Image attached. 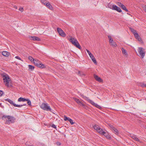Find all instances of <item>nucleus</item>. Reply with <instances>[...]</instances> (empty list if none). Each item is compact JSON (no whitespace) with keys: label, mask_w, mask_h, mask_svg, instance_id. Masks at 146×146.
<instances>
[{"label":"nucleus","mask_w":146,"mask_h":146,"mask_svg":"<svg viewBox=\"0 0 146 146\" xmlns=\"http://www.w3.org/2000/svg\"><path fill=\"white\" fill-rule=\"evenodd\" d=\"M1 76L3 78V80L5 86L8 87L11 86V85L10 84L11 80L8 75L5 73H3L1 74Z\"/></svg>","instance_id":"f257e3e1"},{"label":"nucleus","mask_w":146,"mask_h":146,"mask_svg":"<svg viewBox=\"0 0 146 146\" xmlns=\"http://www.w3.org/2000/svg\"><path fill=\"white\" fill-rule=\"evenodd\" d=\"M2 118L3 119H5L6 120V122L7 123H13L15 120L14 117L9 115H3L2 117Z\"/></svg>","instance_id":"f03ea898"},{"label":"nucleus","mask_w":146,"mask_h":146,"mask_svg":"<svg viewBox=\"0 0 146 146\" xmlns=\"http://www.w3.org/2000/svg\"><path fill=\"white\" fill-rule=\"evenodd\" d=\"M69 40L76 47L80 49H81V47L80 44L76 39L71 36L70 38V39H69Z\"/></svg>","instance_id":"7ed1b4c3"},{"label":"nucleus","mask_w":146,"mask_h":146,"mask_svg":"<svg viewBox=\"0 0 146 146\" xmlns=\"http://www.w3.org/2000/svg\"><path fill=\"white\" fill-rule=\"evenodd\" d=\"M41 108L44 110L50 111L51 109L47 103H43L40 106Z\"/></svg>","instance_id":"20e7f679"},{"label":"nucleus","mask_w":146,"mask_h":146,"mask_svg":"<svg viewBox=\"0 0 146 146\" xmlns=\"http://www.w3.org/2000/svg\"><path fill=\"white\" fill-rule=\"evenodd\" d=\"M83 96V98H86V100L87 101L89 102V103H91L92 105L93 106H95L96 108L99 109H101L102 107L101 106L98 105L97 104L95 103H94L93 101L90 100V99H89L88 98L86 97V96Z\"/></svg>","instance_id":"39448f33"},{"label":"nucleus","mask_w":146,"mask_h":146,"mask_svg":"<svg viewBox=\"0 0 146 146\" xmlns=\"http://www.w3.org/2000/svg\"><path fill=\"white\" fill-rule=\"evenodd\" d=\"M138 52L142 58H143L145 54V49L142 47H139L138 49Z\"/></svg>","instance_id":"423d86ee"},{"label":"nucleus","mask_w":146,"mask_h":146,"mask_svg":"<svg viewBox=\"0 0 146 146\" xmlns=\"http://www.w3.org/2000/svg\"><path fill=\"white\" fill-rule=\"evenodd\" d=\"M33 62L38 67L42 68H43L45 67L44 65L42 64V63H41V62L38 61L37 59H34V61H33Z\"/></svg>","instance_id":"0eeeda50"},{"label":"nucleus","mask_w":146,"mask_h":146,"mask_svg":"<svg viewBox=\"0 0 146 146\" xmlns=\"http://www.w3.org/2000/svg\"><path fill=\"white\" fill-rule=\"evenodd\" d=\"M5 101L9 102L11 104L13 105L15 107H21L22 106V105H19L15 104L13 101L9 98L6 99Z\"/></svg>","instance_id":"6e6552de"},{"label":"nucleus","mask_w":146,"mask_h":146,"mask_svg":"<svg viewBox=\"0 0 146 146\" xmlns=\"http://www.w3.org/2000/svg\"><path fill=\"white\" fill-rule=\"evenodd\" d=\"M57 30L59 34L61 36L64 37L66 36V34L61 28H57Z\"/></svg>","instance_id":"1a4fd4ad"},{"label":"nucleus","mask_w":146,"mask_h":146,"mask_svg":"<svg viewBox=\"0 0 146 146\" xmlns=\"http://www.w3.org/2000/svg\"><path fill=\"white\" fill-rule=\"evenodd\" d=\"M94 77L95 79L97 81L99 82H103V80L100 77L96 74H94Z\"/></svg>","instance_id":"9d476101"},{"label":"nucleus","mask_w":146,"mask_h":146,"mask_svg":"<svg viewBox=\"0 0 146 146\" xmlns=\"http://www.w3.org/2000/svg\"><path fill=\"white\" fill-rule=\"evenodd\" d=\"M134 35L135 38L137 39L139 41H141V38L139 36L138 33H135V34H134Z\"/></svg>","instance_id":"9b49d317"},{"label":"nucleus","mask_w":146,"mask_h":146,"mask_svg":"<svg viewBox=\"0 0 146 146\" xmlns=\"http://www.w3.org/2000/svg\"><path fill=\"white\" fill-rule=\"evenodd\" d=\"M31 39L34 40H36L37 41H40L41 40V39L40 38L36 36H31Z\"/></svg>","instance_id":"f8f14e48"},{"label":"nucleus","mask_w":146,"mask_h":146,"mask_svg":"<svg viewBox=\"0 0 146 146\" xmlns=\"http://www.w3.org/2000/svg\"><path fill=\"white\" fill-rule=\"evenodd\" d=\"M74 100L78 104L81 105L82 106H84V104L80 102L79 99L75 98H74Z\"/></svg>","instance_id":"ddd939ff"},{"label":"nucleus","mask_w":146,"mask_h":146,"mask_svg":"<svg viewBox=\"0 0 146 146\" xmlns=\"http://www.w3.org/2000/svg\"><path fill=\"white\" fill-rule=\"evenodd\" d=\"M2 54L4 56L7 57L9 56L10 53L8 52L3 51L2 52Z\"/></svg>","instance_id":"4468645a"},{"label":"nucleus","mask_w":146,"mask_h":146,"mask_svg":"<svg viewBox=\"0 0 146 146\" xmlns=\"http://www.w3.org/2000/svg\"><path fill=\"white\" fill-rule=\"evenodd\" d=\"M90 58L92 59V61L94 62V64L96 65L97 64V62L96 60V58H94L93 55L90 56Z\"/></svg>","instance_id":"2eb2a0df"},{"label":"nucleus","mask_w":146,"mask_h":146,"mask_svg":"<svg viewBox=\"0 0 146 146\" xmlns=\"http://www.w3.org/2000/svg\"><path fill=\"white\" fill-rule=\"evenodd\" d=\"M46 6L49 9L52 10L53 9V7L52 5H50L49 2H48L46 3Z\"/></svg>","instance_id":"dca6fc26"},{"label":"nucleus","mask_w":146,"mask_h":146,"mask_svg":"<svg viewBox=\"0 0 146 146\" xmlns=\"http://www.w3.org/2000/svg\"><path fill=\"white\" fill-rule=\"evenodd\" d=\"M27 100H28L27 98H24L22 97H20L18 100V101L19 102L21 101L25 102Z\"/></svg>","instance_id":"f3484780"},{"label":"nucleus","mask_w":146,"mask_h":146,"mask_svg":"<svg viewBox=\"0 0 146 146\" xmlns=\"http://www.w3.org/2000/svg\"><path fill=\"white\" fill-rule=\"evenodd\" d=\"M110 45L112 46L113 47H116L117 46V45L116 42L114 41H112V42L110 43Z\"/></svg>","instance_id":"a211bd4d"},{"label":"nucleus","mask_w":146,"mask_h":146,"mask_svg":"<svg viewBox=\"0 0 146 146\" xmlns=\"http://www.w3.org/2000/svg\"><path fill=\"white\" fill-rule=\"evenodd\" d=\"M100 134L103 135L104 134L106 133V132H105L104 130L101 128H100V130L98 132Z\"/></svg>","instance_id":"6ab92c4d"},{"label":"nucleus","mask_w":146,"mask_h":146,"mask_svg":"<svg viewBox=\"0 0 146 146\" xmlns=\"http://www.w3.org/2000/svg\"><path fill=\"white\" fill-rule=\"evenodd\" d=\"M131 137L135 140L137 141H139V139L137 137H135V136L134 135H131Z\"/></svg>","instance_id":"aec40b11"},{"label":"nucleus","mask_w":146,"mask_h":146,"mask_svg":"<svg viewBox=\"0 0 146 146\" xmlns=\"http://www.w3.org/2000/svg\"><path fill=\"white\" fill-rule=\"evenodd\" d=\"M121 50H122V53L123 54H124L125 55H127V52L125 49L123 48H122L121 49Z\"/></svg>","instance_id":"412c9836"},{"label":"nucleus","mask_w":146,"mask_h":146,"mask_svg":"<svg viewBox=\"0 0 146 146\" xmlns=\"http://www.w3.org/2000/svg\"><path fill=\"white\" fill-rule=\"evenodd\" d=\"M113 131L116 135H117L119 134V131L117 129L115 128L113 129Z\"/></svg>","instance_id":"4be33fe9"},{"label":"nucleus","mask_w":146,"mask_h":146,"mask_svg":"<svg viewBox=\"0 0 146 146\" xmlns=\"http://www.w3.org/2000/svg\"><path fill=\"white\" fill-rule=\"evenodd\" d=\"M121 8L122 9L125 11L126 12H128V9H127L126 7L124 5H123Z\"/></svg>","instance_id":"5701e85b"},{"label":"nucleus","mask_w":146,"mask_h":146,"mask_svg":"<svg viewBox=\"0 0 146 146\" xmlns=\"http://www.w3.org/2000/svg\"><path fill=\"white\" fill-rule=\"evenodd\" d=\"M108 37L109 38V41L110 43L113 41L112 38L110 35H108Z\"/></svg>","instance_id":"b1692460"},{"label":"nucleus","mask_w":146,"mask_h":146,"mask_svg":"<svg viewBox=\"0 0 146 146\" xmlns=\"http://www.w3.org/2000/svg\"><path fill=\"white\" fill-rule=\"evenodd\" d=\"M103 135H104L107 138L110 139V138L111 137L110 135H109L108 133L106 132L105 134H104Z\"/></svg>","instance_id":"393cba45"},{"label":"nucleus","mask_w":146,"mask_h":146,"mask_svg":"<svg viewBox=\"0 0 146 146\" xmlns=\"http://www.w3.org/2000/svg\"><path fill=\"white\" fill-rule=\"evenodd\" d=\"M129 29L133 34L137 33L136 31L135 30L131 28H130Z\"/></svg>","instance_id":"a878e982"},{"label":"nucleus","mask_w":146,"mask_h":146,"mask_svg":"<svg viewBox=\"0 0 146 146\" xmlns=\"http://www.w3.org/2000/svg\"><path fill=\"white\" fill-rule=\"evenodd\" d=\"M28 59L32 62H33L35 59L32 56H30L28 57Z\"/></svg>","instance_id":"bb28decb"},{"label":"nucleus","mask_w":146,"mask_h":146,"mask_svg":"<svg viewBox=\"0 0 146 146\" xmlns=\"http://www.w3.org/2000/svg\"><path fill=\"white\" fill-rule=\"evenodd\" d=\"M28 66L29 69L31 70H33L34 69V67L31 65H29Z\"/></svg>","instance_id":"cd10ccee"},{"label":"nucleus","mask_w":146,"mask_h":146,"mask_svg":"<svg viewBox=\"0 0 146 146\" xmlns=\"http://www.w3.org/2000/svg\"><path fill=\"white\" fill-rule=\"evenodd\" d=\"M139 85L142 87H146V84H145L143 83H141L139 84Z\"/></svg>","instance_id":"c85d7f7f"},{"label":"nucleus","mask_w":146,"mask_h":146,"mask_svg":"<svg viewBox=\"0 0 146 146\" xmlns=\"http://www.w3.org/2000/svg\"><path fill=\"white\" fill-rule=\"evenodd\" d=\"M117 6L116 5H112V9L116 11L117 8Z\"/></svg>","instance_id":"c756f323"},{"label":"nucleus","mask_w":146,"mask_h":146,"mask_svg":"<svg viewBox=\"0 0 146 146\" xmlns=\"http://www.w3.org/2000/svg\"><path fill=\"white\" fill-rule=\"evenodd\" d=\"M86 51L87 52L88 54L90 56H92L93 54L91 53V52L88 49H86Z\"/></svg>","instance_id":"7c9ffc66"},{"label":"nucleus","mask_w":146,"mask_h":146,"mask_svg":"<svg viewBox=\"0 0 146 146\" xmlns=\"http://www.w3.org/2000/svg\"><path fill=\"white\" fill-rule=\"evenodd\" d=\"M41 2V3L44 5H46V3H47V2L46 0H40Z\"/></svg>","instance_id":"2f4dec72"},{"label":"nucleus","mask_w":146,"mask_h":146,"mask_svg":"<svg viewBox=\"0 0 146 146\" xmlns=\"http://www.w3.org/2000/svg\"><path fill=\"white\" fill-rule=\"evenodd\" d=\"M28 100H27L26 101H27V103L29 105H31V101L28 98H27Z\"/></svg>","instance_id":"473e14b6"},{"label":"nucleus","mask_w":146,"mask_h":146,"mask_svg":"<svg viewBox=\"0 0 146 146\" xmlns=\"http://www.w3.org/2000/svg\"><path fill=\"white\" fill-rule=\"evenodd\" d=\"M116 11L119 13H120L122 11L121 10L120 8L118 7H117V8Z\"/></svg>","instance_id":"72a5a7b5"},{"label":"nucleus","mask_w":146,"mask_h":146,"mask_svg":"<svg viewBox=\"0 0 146 146\" xmlns=\"http://www.w3.org/2000/svg\"><path fill=\"white\" fill-rule=\"evenodd\" d=\"M68 121L70 122V123L72 125L74 123L73 121L70 118L69 119Z\"/></svg>","instance_id":"f704fd0d"},{"label":"nucleus","mask_w":146,"mask_h":146,"mask_svg":"<svg viewBox=\"0 0 146 146\" xmlns=\"http://www.w3.org/2000/svg\"><path fill=\"white\" fill-rule=\"evenodd\" d=\"M69 119V118L67 117L66 116H64V119L65 121H68Z\"/></svg>","instance_id":"c9c22d12"},{"label":"nucleus","mask_w":146,"mask_h":146,"mask_svg":"<svg viewBox=\"0 0 146 146\" xmlns=\"http://www.w3.org/2000/svg\"><path fill=\"white\" fill-rule=\"evenodd\" d=\"M117 5L118 6L121 7L123 4L120 2H118L117 3Z\"/></svg>","instance_id":"e433bc0d"},{"label":"nucleus","mask_w":146,"mask_h":146,"mask_svg":"<svg viewBox=\"0 0 146 146\" xmlns=\"http://www.w3.org/2000/svg\"><path fill=\"white\" fill-rule=\"evenodd\" d=\"M15 58L17 59H18V60H21L22 61H23V60L21 59V58H20L19 57V56H16L15 57Z\"/></svg>","instance_id":"4c0bfd02"},{"label":"nucleus","mask_w":146,"mask_h":146,"mask_svg":"<svg viewBox=\"0 0 146 146\" xmlns=\"http://www.w3.org/2000/svg\"><path fill=\"white\" fill-rule=\"evenodd\" d=\"M108 6L109 8L112 9V5L110 3H109L108 4Z\"/></svg>","instance_id":"58836bf2"},{"label":"nucleus","mask_w":146,"mask_h":146,"mask_svg":"<svg viewBox=\"0 0 146 146\" xmlns=\"http://www.w3.org/2000/svg\"><path fill=\"white\" fill-rule=\"evenodd\" d=\"M98 127V125H95L94 126V129L96 130V129H97V128Z\"/></svg>","instance_id":"ea45409f"},{"label":"nucleus","mask_w":146,"mask_h":146,"mask_svg":"<svg viewBox=\"0 0 146 146\" xmlns=\"http://www.w3.org/2000/svg\"><path fill=\"white\" fill-rule=\"evenodd\" d=\"M143 10L145 13H146V5H145L143 7Z\"/></svg>","instance_id":"a19ab883"},{"label":"nucleus","mask_w":146,"mask_h":146,"mask_svg":"<svg viewBox=\"0 0 146 146\" xmlns=\"http://www.w3.org/2000/svg\"><path fill=\"white\" fill-rule=\"evenodd\" d=\"M100 127L98 125V127L97 129H96V130L97 131V132H98V131L100 130Z\"/></svg>","instance_id":"79ce46f5"},{"label":"nucleus","mask_w":146,"mask_h":146,"mask_svg":"<svg viewBox=\"0 0 146 146\" xmlns=\"http://www.w3.org/2000/svg\"><path fill=\"white\" fill-rule=\"evenodd\" d=\"M3 94V92L2 91L0 90V96H1Z\"/></svg>","instance_id":"37998d69"},{"label":"nucleus","mask_w":146,"mask_h":146,"mask_svg":"<svg viewBox=\"0 0 146 146\" xmlns=\"http://www.w3.org/2000/svg\"><path fill=\"white\" fill-rule=\"evenodd\" d=\"M52 127L54 129H56V126L54 124H52Z\"/></svg>","instance_id":"c03bdc74"},{"label":"nucleus","mask_w":146,"mask_h":146,"mask_svg":"<svg viewBox=\"0 0 146 146\" xmlns=\"http://www.w3.org/2000/svg\"><path fill=\"white\" fill-rule=\"evenodd\" d=\"M19 10L21 11V12H22L23 11V8H20L19 9Z\"/></svg>","instance_id":"a18cd8bd"},{"label":"nucleus","mask_w":146,"mask_h":146,"mask_svg":"<svg viewBox=\"0 0 146 146\" xmlns=\"http://www.w3.org/2000/svg\"><path fill=\"white\" fill-rule=\"evenodd\" d=\"M110 127L111 128L112 130L113 129V128H115L112 125H111L110 126Z\"/></svg>","instance_id":"49530a36"},{"label":"nucleus","mask_w":146,"mask_h":146,"mask_svg":"<svg viewBox=\"0 0 146 146\" xmlns=\"http://www.w3.org/2000/svg\"><path fill=\"white\" fill-rule=\"evenodd\" d=\"M22 105V106H21V107H22L23 106H26V104H23V105Z\"/></svg>","instance_id":"de8ad7c7"},{"label":"nucleus","mask_w":146,"mask_h":146,"mask_svg":"<svg viewBox=\"0 0 146 146\" xmlns=\"http://www.w3.org/2000/svg\"><path fill=\"white\" fill-rule=\"evenodd\" d=\"M57 143L58 144V145H61V143H60L58 142Z\"/></svg>","instance_id":"09e8293b"},{"label":"nucleus","mask_w":146,"mask_h":146,"mask_svg":"<svg viewBox=\"0 0 146 146\" xmlns=\"http://www.w3.org/2000/svg\"><path fill=\"white\" fill-rule=\"evenodd\" d=\"M145 100H146V98L145 99Z\"/></svg>","instance_id":"8fccbe9b"}]
</instances>
